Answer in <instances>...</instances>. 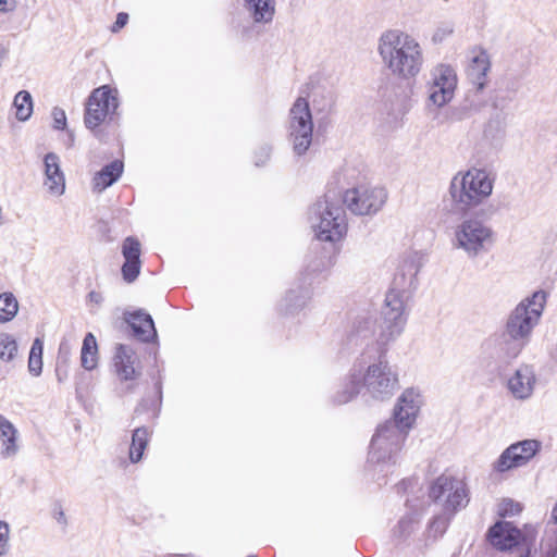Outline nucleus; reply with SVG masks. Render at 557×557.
Instances as JSON below:
<instances>
[{
  "label": "nucleus",
  "mask_w": 557,
  "mask_h": 557,
  "mask_svg": "<svg viewBox=\"0 0 557 557\" xmlns=\"http://www.w3.org/2000/svg\"><path fill=\"white\" fill-rule=\"evenodd\" d=\"M17 343L13 335L0 333V360L4 362L12 361L17 355Z\"/></svg>",
  "instance_id": "30"
},
{
  "label": "nucleus",
  "mask_w": 557,
  "mask_h": 557,
  "mask_svg": "<svg viewBox=\"0 0 557 557\" xmlns=\"http://www.w3.org/2000/svg\"><path fill=\"white\" fill-rule=\"evenodd\" d=\"M438 35H440L438 32L436 34H434V40L437 39Z\"/></svg>",
  "instance_id": "47"
},
{
  "label": "nucleus",
  "mask_w": 557,
  "mask_h": 557,
  "mask_svg": "<svg viewBox=\"0 0 557 557\" xmlns=\"http://www.w3.org/2000/svg\"><path fill=\"white\" fill-rule=\"evenodd\" d=\"M313 135V120L309 102L298 97L289 110L288 138L293 151L297 156L305 154L311 146Z\"/></svg>",
  "instance_id": "9"
},
{
  "label": "nucleus",
  "mask_w": 557,
  "mask_h": 557,
  "mask_svg": "<svg viewBox=\"0 0 557 557\" xmlns=\"http://www.w3.org/2000/svg\"><path fill=\"white\" fill-rule=\"evenodd\" d=\"M42 352H44V342L40 338H35L29 356H28V372L33 376H39L42 372Z\"/></svg>",
  "instance_id": "27"
},
{
  "label": "nucleus",
  "mask_w": 557,
  "mask_h": 557,
  "mask_svg": "<svg viewBox=\"0 0 557 557\" xmlns=\"http://www.w3.org/2000/svg\"><path fill=\"white\" fill-rule=\"evenodd\" d=\"M47 193L52 197H61L65 193V175L61 169L60 158L49 152L44 158V182Z\"/></svg>",
  "instance_id": "18"
},
{
  "label": "nucleus",
  "mask_w": 557,
  "mask_h": 557,
  "mask_svg": "<svg viewBox=\"0 0 557 557\" xmlns=\"http://www.w3.org/2000/svg\"><path fill=\"white\" fill-rule=\"evenodd\" d=\"M417 280L407 278V274L397 270L389 289H397L404 294L410 295L411 290L416 287Z\"/></svg>",
  "instance_id": "34"
},
{
  "label": "nucleus",
  "mask_w": 557,
  "mask_h": 557,
  "mask_svg": "<svg viewBox=\"0 0 557 557\" xmlns=\"http://www.w3.org/2000/svg\"><path fill=\"white\" fill-rule=\"evenodd\" d=\"M376 53L383 69L394 78L404 82L416 79L426 61L420 40L400 28H388L380 34Z\"/></svg>",
  "instance_id": "2"
},
{
  "label": "nucleus",
  "mask_w": 557,
  "mask_h": 557,
  "mask_svg": "<svg viewBox=\"0 0 557 557\" xmlns=\"http://www.w3.org/2000/svg\"><path fill=\"white\" fill-rule=\"evenodd\" d=\"M423 398L421 392L416 387H408L401 392L393 410L392 423L409 432L419 416Z\"/></svg>",
  "instance_id": "15"
},
{
  "label": "nucleus",
  "mask_w": 557,
  "mask_h": 557,
  "mask_svg": "<svg viewBox=\"0 0 557 557\" xmlns=\"http://www.w3.org/2000/svg\"><path fill=\"white\" fill-rule=\"evenodd\" d=\"M53 120V128L64 129L66 127V114L65 111L59 107H54L51 111Z\"/></svg>",
  "instance_id": "39"
},
{
  "label": "nucleus",
  "mask_w": 557,
  "mask_h": 557,
  "mask_svg": "<svg viewBox=\"0 0 557 557\" xmlns=\"http://www.w3.org/2000/svg\"><path fill=\"white\" fill-rule=\"evenodd\" d=\"M113 368L120 382L126 383L128 388L133 386L140 375V368L137 364L135 351L123 344H119L115 348Z\"/></svg>",
  "instance_id": "16"
},
{
  "label": "nucleus",
  "mask_w": 557,
  "mask_h": 557,
  "mask_svg": "<svg viewBox=\"0 0 557 557\" xmlns=\"http://www.w3.org/2000/svg\"><path fill=\"white\" fill-rule=\"evenodd\" d=\"M546 305V294L534 292L509 312L502 333L500 349L506 357L517 358L529 344Z\"/></svg>",
  "instance_id": "3"
},
{
  "label": "nucleus",
  "mask_w": 557,
  "mask_h": 557,
  "mask_svg": "<svg viewBox=\"0 0 557 557\" xmlns=\"http://www.w3.org/2000/svg\"><path fill=\"white\" fill-rule=\"evenodd\" d=\"M536 385L535 370L530 364H520L507 381V387L513 398L529 399Z\"/></svg>",
  "instance_id": "17"
},
{
  "label": "nucleus",
  "mask_w": 557,
  "mask_h": 557,
  "mask_svg": "<svg viewBox=\"0 0 557 557\" xmlns=\"http://www.w3.org/2000/svg\"><path fill=\"white\" fill-rule=\"evenodd\" d=\"M361 388H364L372 399L380 401L391 399L399 388L398 372L385 354H380L372 361L367 360L366 356L357 360L341 382L334 401L338 405L347 404L357 397Z\"/></svg>",
  "instance_id": "1"
},
{
  "label": "nucleus",
  "mask_w": 557,
  "mask_h": 557,
  "mask_svg": "<svg viewBox=\"0 0 557 557\" xmlns=\"http://www.w3.org/2000/svg\"><path fill=\"white\" fill-rule=\"evenodd\" d=\"M55 520L58 521L59 524L61 525H66V517H65V513L63 512V510H59L58 512H55Z\"/></svg>",
  "instance_id": "44"
},
{
  "label": "nucleus",
  "mask_w": 557,
  "mask_h": 557,
  "mask_svg": "<svg viewBox=\"0 0 557 557\" xmlns=\"http://www.w3.org/2000/svg\"><path fill=\"white\" fill-rule=\"evenodd\" d=\"M134 334L143 342H149L157 336L154 323L150 314L144 311H136L126 318Z\"/></svg>",
  "instance_id": "22"
},
{
  "label": "nucleus",
  "mask_w": 557,
  "mask_h": 557,
  "mask_svg": "<svg viewBox=\"0 0 557 557\" xmlns=\"http://www.w3.org/2000/svg\"><path fill=\"white\" fill-rule=\"evenodd\" d=\"M407 435L408 432L391 421L381 424L371 441L370 460L377 463L393 460Z\"/></svg>",
  "instance_id": "10"
},
{
  "label": "nucleus",
  "mask_w": 557,
  "mask_h": 557,
  "mask_svg": "<svg viewBox=\"0 0 557 557\" xmlns=\"http://www.w3.org/2000/svg\"><path fill=\"white\" fill-rule=\"evenodd\" d=\"M13 107L15 108L16 119L22 122L27 121L33 113V99L30 94L26 90L18 91L14 97Z\"/></svg>",
  "instance_id": "26"
},
{
  "label": "nucleus",
  "mask_w": 557,
  "mask_h": 557,
  "mask_svg": "<svg viewBox=\"0 0 557 557\" xmlns=\"http://www.w3.org/2000/svg\"><path fill=\"white\" fill-rule=\"evenodd\" d=\"M421 267L420 257L418 253L412 252L407 256H405L397 270L404 272L407 274V278L409 280H417V275L419 273Z\"/></svg>",
  "instance_id": "32"
},
{
  "label": "nucleus",
  "mask_w": 557,
  "mask_h": 557,
  "mask_svg": "<svg viewBox=\"0 0 557 557\" xmlns=\"http://www.w3.org/2000/svg\"><path fill=\"white\" fill-rule=\"evenodd\" d=\"M521 510V505L509 498L503 499L498 505V513L503 517L518 515Z\"/></svg>",
  "instance_id": "36"
},
{
  "label": "nucleus",
  "mask_w": 557,
  "mask_h": 557,
  "mask_svg": "<svg viewBox=\"0 0 557 557\" xmlns=\"http://www.w3.org/2000/svg\"><path fill=\"white\" fill-rule=\"evenodd\" d=\"M17 8L16 0H0V15L12 13Z\"/></svg>",
  "instance_id": "41"
},
{
  "label": "nucleus",
  "mask_w": 557,
  "mask_h": 557,
  "mask_svg": "<svg viewBox=\"0 0 557 557\" xmlns=\"http://www.w3.org/2000/svg\"><path fill=\"white\" fill-rule=\"evenodd\" d=\"M140 272V261H125L122 267L123 278L127 282H133L137 278Z\"/></svg>",
  "instance_id": "38"
},
{
  "label": "nucleus",
  "mask_w": 557,
  "mask_h": 557,
  "mask_svg": "<svg viewBox=\"0 0 557 557\" xmlns=\"http://www.w3.org/2000/svg\"><path fill=\"white\" fill-rule=\"evenodd\" d=\"M127 21H128V15L126 13H119L116 16V21L113 24L112 32L120 30L122 27H124L126 25Z\"/></svg>",
  "instance_id": "42"
},
{
  "label": "nucleus",
  "mask_w": 557,
  "mask_h": 557,
  "mask_svg": "<svg viewBox=\"0 0 557 557\" xmlns=\"http://www.w3.org/2000/svg\"><path fill=\"white\" fill-rule=\"evenodd\" d=\"M468 67V78L476 91H482L488 83V73L491 71L490 54L483 50H474Z\"/></svg>",
  "instance_id": "19"
},
{
  "label": "nucleus",
  "mask_w": 557,
  "mask_h": 557,
  "mask_svg": "<svg viewBox=\"0 0 557 557\" xmlns=\"http://www.w3.org/2000/svg\"><path fill=\"white\" fill-rule=\"evenodd\" d=\"M20 450V433L5 417L0 414V455L12 458Z\"/></svg>",
  "instance_id": "20"
},
{
  "label": "nucleus",
  "mask_w": 557,
  "mask_h": 557,
  "mask_svg": "<svg viewBox=\"0 0 557 557\" xmlns=\"http://www.w3.org/2000/svg\"><path fill=\"white\" fill-rule=\"evenodd\" d=\"M311 226L321 242L337 243L347 233L346 213L335 194H326L311 208Z\"/></svg>",
  "instance_id": "5"
},
{
  "label": "nucleus",
  "mask_w": 557,
  "mask_h": 557,
  "mask_svg": "<svg viewBox=\"0 0 557 557\" xmlns=\"http://www.w3.org/2000/svg\"><path fill=\"white\" fill-rule=\"evenodd\" d=\"M417 524L418 520L416 519L414 516H406L399 520L394 531L395 535L400 539L406 537L414 531Z\"/></svg>",
  "instance_id": "35"
},
{
  "label": "nucleus",
  "mask_w": 557,
  "mask_h": 557,
  "mask_svg": "<svg viewBox=\"0 0 557 557\" xmlns=\"http://www.w3.org/2000/svg\"><path fill=\"white\" fill-rule=\"evenodd\" d=\"M150 433L146 428H137L132 435V444L129 447V460L137 463L141 460L144 450L149 442Z\"/></svg>",
  "instance_id": "25"
},
{
  "label": "nucleus",
  "mask_w": 557,
  "mask_h": 557,
  "mask_svg": "<svg viewBox=\"0 0 557 557\" xmlns=\"http://www.w3.org/2000/svg\"><path fill=\"white\" fill-rule=\"evenodd\" d=\"M552 519L554 520V524L548 525V528L546 530H549L550 528H555L557 530V525H556L557 524V502L552 510Z\"/></svg>",
  "instance_id": "45"
},
{
  "label": "nucleus",
  "mask_w": 557,
  "mask_h": 557,
  "mask_svg": "<svg viewBox=\"0 0 557 557\" xmlns=\"http://www.w3.org/2000/svg\"><path fill=\"white\" fill-rule=\"evenodd\" d=\"M119 91L109 85L94 89L86 102L84 122L87 128L95 129L119 108Z\"/></svg>",
  "instance_id": "11"
},
{
  "label": "nucleus",
  "mask_w": 557,
  "mask_h": 557,
  "mask_svg": "<svg viewBox=\"0 0 557 557\" xmlns=\"http://www.w3.org/2000/svg\"><path fill=\"white\" fill-rule=\"evenodd\" d=\"M81 362L82 367L89 371L97 367L98 347L96 337L92 333H88L83 341Z\"/></svg>",
  "instance_id": "24"
},
{
  "label": "nucleus",
  "mask_w": 557,
  "mask_h": 557,
  "mask_svg": "<svg viewBox=\"0 0 557 557\" xmlns=\"http://www.w3.org/2000/svg\"><path fill=\"white\" fill-rule=\"evenodd\" d=\"M387 199V193L379 186L360 185L347 189L343 202L354 214L371 215L379 212Z\"/></svg>",
  "instance_id": "13"
},
{
  "label": "nucleus",
  "mask_w": 557,
  "mask_h": 557,
  "mask_svg": "<svg viewBox=\"0 0 557 557\" xmlns=\"http://www.w3.org/2000/svg\"><path fill=\"white\" fill-rule=\"evenodd\" d=\"M18 311L16 298L11 293L0 295V323L11 321Z\"/></svg>",
  "instance_id": "29"
},
{
  "label": "nucleus",
  "mask_w": 557,
  "mask_h": 557,
  "mask_svg": "<svg viewBox=\"0 0 557 557\" xmlns=\"http://www.w3.org/2000/svg\"><path fill=\"white\" fill-rule=\"evenodd\" d=\"M271 156V148L269 146H264L260 149L259 153L256 156L255 163L257 166L263 165L268 162Z\"/></svg>",
  "instance_id": "40"
},
{
  "label": "nucleus",
  "mask_w": 557,
  "mask_h": 557,
  "mask_svg": "<svg viewBox=\"0 0 557 557\" xmlns=\"http://www.w3.org/2000/svg\"><path fill=\"white\" fill-rule=\"evenodd\" d=\"M123 172V163L121 161H113L110 164L106 165L101 171L96 173L92 178V188L94 190L101 193L107 187L111 186L115 183Z\"/></svg>",
  "instance_id": "23"
},
{
  "label": "nucleus",
  "mask_w": 557,
  "mask_h": 557,
  "mask_svg": "<svg viewBox=\"0 0 557 557\" xmlns=\"http://www.w3.org/2000/svg\"><path fill=\"white\" fill-rule=\"evenodd\" d=\"M122 253L125 261H140V243L134 237H127L122 245Z\"/></svg>",
  "instance_id": "33"
},
{
  "label": "nucleus",
  "mask_w": 557,
  "mask_h": 557,
  "mask_svg": "<svg viewBox=\"0 0 557 557\" xmlns=\"http://www.w3.org/2000/svg\"><path fill=\"white\" fill-rule=\"evenodd\" d=\"M542 444L537 440H523L509 445L493 462V471L505 473L527 466L541 450Z\"/></svg>",
  "instance_id": "14"
},
{
  "label": "nucleus",
  "mask_w": 557,
  "mask_h": 557,
  "mask_svg": "<svg viewBox=\"0 0 557 557\" xmlns=\"http://www.w3.org/2000/svg\"><path fill=\"white\" fill-rule=\"evenodd\" d=\"M410 295L389 289L382 309V323L379 342L387 345L404 332L407 323V304Z\"/></svg>",
  "instance_id": "8"
},
{
  "label": "nucleus",
  "mask_w": 557,
  "mask_h": 557,
  "mask_svg": "<svg viewBox=\"0 0 557 557\" xmlns=\"http://www.w3.org/2000/svg\"><path fill=\"white\" fill-rule=\"evenodd\" d=\"M10 525L8 522L0 520V557L10 550Z\"/></svg>",
  "instance_id": "37"
},
{
  "label": "nucleus",
  "mask_w": 557,
  "mask_h": 557,
  "mask_svg": "<svg viewBox=\"0 0 557 557\" xmlns=\"http://www.w3.org/2000/svg\"><path fill=\"white\" fill-rule=\"evenodd\" d=\"M248 15L257 24H269L275 15V0H243Z\"/></svg>",
  "instance_id": "21"
},
{
  "label": "nucleus",
  "mask_w": 557,
  "mask_h": 557,
  "mask_svg": "<svg viewBox=\"0 0 557 557\" xmlns=\"http://www.w3.org/2000/svg\"><path fill=\"white\" fill-rule=\"evenodd\" d=\"M430 497L445 512L453 513L468 503L466 484L454 476H438L430 488Z\"/></svg>",
  "instance_id": "12"
},
{
  "label": "nucleus",
  "mask_w": 557,
  "mask_h": 557,
  "mask_svg": "<svg viewBox=\"0 0 557 557\" xmlns=\"http://www.w3.org/2000/svg\"><path fill=\"white\" fill-rule=\"evenodd\" d=\"M495 176L483 168L457 172L449 183L448 195L455 209L467 212L484 203L493 194Z\"/></svg>",
  "instance_id": "4"
},
{
  "label": "nucleus",
  "mask_w": 557,
  "mask_h": 557,
  "mask_svg": "<svg viewBox=\"0 0 557 557\" xmlns=\"http://www.w3.org/2000/svg\"><path fill=\"white\" fill-rule=\"evenodd\" d=\"M458 86L456 69L447 63L434 65L425 82V104L428 108L442 109L453 101Z\"/></svg>",
  "instance_id": "7"
},
{
  "label": "nucleus",
  "mask_w": 557,
  "mask_h": 557,
  "mask_svg": "<svg viewBox=\"0 0 557 557\" xmlns=\"http://www.w3.org/2000/svg\"><path fill=\"white\" fill-rule=\"evenodd\" d=\"M8 52V48L2 42H0V62H2L7 58Z\"/></svg>",
  "instance_id": "46"
},
{
  "label": "nucleus",
  "mask_w": 557,
  "mask_h": 557,
  "mask_svg": "<svg viewBox=\"0 0 557 557\" xmlns=\"http://www.w3.org/2000/svg\"><path fill=\"white\" fill-rule=\"evenodd\" d=\"M71 348L67 344L61 343L57 356L55 375L60 383L69 377Z\"/></svg>",
  "instance_id": "28"
},
{
  "label": "nucleus",
  "mask_w": 557,
  "mask_h": 557,
  "mask_svg": "<svg viewBox=\"0 0 557 557\" xmlns=\"http://www.w3.org/2000/svg\"><path fill=\"white\" fill-rule=\"evenodd\" d=\"M310 299L309 290L300 289L298 292L292 290L285 297V306L287 312H295L298 309L304 308Z\"/></svg>",
  "instance_id": "31"
},
{
  "label": "nucleus",
  "mask_w": 557,
  "mask_h": 557,
  "mask_svg": "<svg viewBox=\"0 0 557 557\" xmlns=\"http://www.w3.org/2000/svg\"><path fill=\"white\" fill-rule=\"evenodd\" d=\"M451 247L469 259L485 253L495 243L492 226L478 218H468L457 224L453 232Z\"/></svg>",
  "instance_id": "6"
},
{
  "label": "nucleus",
  "mask_w": 557,
  "mask_h": 557,
  "mask_svg": "<svg viewBox=\"0 0 557 557\" xmlns=\"http://www.w3.org/2000/svg\"><path fill=\"white\" fill-rule=\"evenodd\" d=\"M249 557H257V556H249Z\"/></svg>",
  "instance_id": "48"
},
{
  "label": "nucleus",
  "mask_w": 557,
  "mask_h": 557,
  "mask_svg": "<svg viewBox=\"0 0 557 557\" xmlns=\"http://www.w3.org/2000/svg\"><path fill=\"white\" fill-rule=\"evenodd\" d=\"M103 301V296L101 293L92 290L88 294V302L91 306L99 307Z\"/></svg>",
  "instance_id": "43"
}]
</instances>
